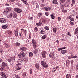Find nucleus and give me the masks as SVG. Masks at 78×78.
<instances>
[{"label":"nucleus","mask_w":78,"mask_h":78,"mask_svg":"<svg viewBox=\"0 0 78 78\" xmlns=\"http://www.w3.org/2000/svg\"><path fill=\"white\" fill-rule=\"evenodd\" d=\"M11 10V8L10 7H7L5 9L3 12L4 14L5 15V16H6L8 13L9 11H10Z\"/></svg>","instance_id":"nucleus-1"},{"label":"nucleus","mask_w":78,"mask_h":78,"mask_svg":"<svg viewBox=\"0 0 78 78\" xmlns=\"http://www.w3.org/2000/svg\"><path fill=\"white\" fill-rule=\"evenodd\" d=\"M41 64L43 67L47 69L48 67V66L46 64V62H44V61H42L41 62Z\"/></svg>","instance_id":"nucleus-2"},{"label":"nucleus","mask_w":78,"mask_h":78,"mask_svg":"<svg viewBox=\"0 0 78 78\" xmlns=\"http://www.w3.org/2000/svg\"><path fill=\"white\" fill-rule=\"evenodd\" d=\"M14 10L16 12H17V13H20V12L22 11V9H20L19 8H14Z\"/></svg>","instance_id":"nucleus-3"},{"label":"nucleus","mask_w":78,"mask_h":78,"mask_svg":"<svg viewBox=\"0 0 78 78\" xmlns=\"http://www.w3.org/2000/svg\"><path fill=\"white\" fill-rule=\"evenodd\" d=\"M49 57L53 60V59H55V55L54 52H52L50 53L49 54Z\"/></svg>","instance_id":"nucleus-4"},{"label":"nucleus","mask_w":78,"mask_h":78,"mask_svg":"<svg viewBox=\"0 0 78 78\" xmlns=\"http://www.w3.org/2000/svg\"><path fill=\"white\" fill-rule=\"evenodd\" d=\"M26 55L25 54V53L23 51H21L20 52L19 54L18 55V56L20 58L22 57H24Z\"/></svg>","instance_id":"nucleus-5"},{"label":"nucleus","mask_w":78,"mask_h":78,"mask_svg":"<svg viewBox=\"0 0 78 78\" xmlns=\"http://www.w3.org/2000/svg\"><path fill=\"white\" fill-rule=\"evenodd\" d=\"M0 22L1 23H6V20L4 18H0Z\"/></svg>","instance_id":"nucleus-6"},{"label":"nucleus","mask_w":78,"mask_h":78,"mask_svg":"<svg viewBox=\"0 0 78 78\" xmlns=\"http://www.w3.org/2000/svg\"><path fill=\"white\" fill-rule=\"evenodd\" d=\"M46 54V51H43L41 52L42 57L44 58H45L46 57L45 55Z\"/></svg>","instance_id":"nucleus-7"},{"label":"nucleus","mask_w":78,"mask_h":78,"mask_svg":"<svg viewBox=\"0 0 78 78\" xmlns=\"http://www.w3.org/2000/svg\"><path fill=\"white\" fill-rule=\"evenodd\" d=\"M36 25L38 27H41L42 25V21L41 20H39V23H36Z\"/></svg>","instance_id":"nucleus-8"},{"label":"nucleus","mask_w":78,"mask_h":78,"mask_svg":"<svg viewBox=\"0 0 78 78\" xmlns=\"http://www.w3.org/2000/svg\"><path fill=\"white\" fill-rule=\"evenodd\" d=\"M43 9H45L46 11H51V8L50 7H44L43 8Z\"/></svg>","instance_id":"nucleus-9"},{"label":"nucleus","mask_w":78,"mask_h":78,"mask_svg":"<svg viewBox=\"0 0 78 78\" xmlns=\"http://www.w3.org/2000/svg\"><path fill=\"white\" fill-rule=\"evenodd\" d=\"M67 50H64L61 51V52L62 54H65L66 53H67Z\"/></svg>","instance_id":"nucleus-10"},{"label":"nucleus","mask_w":78,"mask_h":78,"mask_svg":"<svg viewBox=\"0 0 78 78\" xmlns=\"http://www.w3.org/2000/svg\"><path fill=\"white\" fill-rule=\"evenodd\" d=\"M8 65V63H5V62H2V67H5L6 66H7Z\"/></svg>","instance_id":"nucleus-11"},{"label":"nucleus","mask_w":78,"mask_h":78,"mask_svg":"<svg viewBox=\"0 0 78 78\" xmlns=\"http://www.w3.org/2000/svg\"><path fill=\"white\" fill-rule=\"evenodd\" d=\"M20 37H26V35H25L22 34V32H21V33H20Z\"/></svg>","instance_id":"nucleus-12"},{"label":"nucleus","mask_w":78,"mask_h":78,"mask_svg":"<svg viewBox=\"0 0 78 78\" xmlns=\"http://www.w3.org/2000/svg\"><path fill=\"white\" fill-rule=\"evenodd\" d=\"M66 66L67 67H68L69 66V64H70V61H69V60H66Z\"/></svg>","instance_id":"nucleus-13"},{"label":"nucleus","mask_w":78,"mask_h":78,"mask_svg":"<svg viewBox=\"0 0 78 78\" xmlns=\"http://www.w3.org/2000/svg\"><path fill=\"white\" fill-rule=\"evenodd\" d=\"M21 50L22 51H26L27 49L25 47H22L20 48Z\"/></svg>","instance_id":"nucleus-14"},{"label":"nucleus","mask_w":78,"mask_h":78,"mask_svg":"<svg viewBox=\"0 0 78 78\" xmlns=\"http://www.w3.org/2000/svg\"><path fill=\"white\" fill-rule=\"evenodd\" d=\"M57 31H58V29H57V28H56L55 27L53 28V31L54 33H56Z\"/></svg>","instance_id":"nucleus-15"},{"label":"nucleus","mask_w":78,"mask_h":78,"mask_svg":"<svg viewBox=\"0 0 78 78\" xmlns=\"http://www.w3.org/2000/svg\"><path fill=\"white\" fill-rule=\"evenodd\" d=\"M2 27L3 29L5 30V29H6V28H8V26L5 25H3L2 26Z\"/></svg>","instance_id":"nucleus-16"},{"label":"nucleus","mask_w":78,"mask_h":78,"mask_svg":"<svg viewBox=\"0 0 78 78\" xmlns=\"http://www.w3.org/2000/svg\"><path fill=\"white\" fill-rule=\"evenodd\" d=\"M45 31L44 29H42L41 30V31L40 32V33H41V34H45Z\"/></svg>","instance_id":"nucleus-17"},{"label":"nucleus","mask_w":78,"mask_h":78,"mask_svg":"<svg viewBox=\"0 0 78 78\" xmlns=\"http://www.w3.org/2000/svg\"><path fill=\"white\" fill-rule=\"evenodd\" d=\"M46 37H47V34L44 35L41 37V40H44V39H45Z\"/></svg>","instance_id":"nucleus-18"},{"label":"nucleus","mask_w":78,"mask_h":78,"mask_svg":"<svg viewBox=\"0 0 78 78\" xmlns=\"http://www.w3.org/2000/svg\"><path fill=\"white\" fill-rule=\"evenodd\" d=\"M15 69H16V70H20L21 69V67L16 66Z\"/></svg>","instance_id":"nucleus-19"},{"label":"nucleus","mask_w":78,"mask_h":78,"mask_svg":"<svg viewBox=\"0 0 78 78\" xmlns=\"http://www.w3.org/2000/svg\"><path fill=\"white\" fill-rule=\"evenodd\" d=\"M66 78H71V76L69 74H67L66 76Z\"/></svg>","instance_id":"nucleus-20"},{"label":"nucleus","mask_w":78,"mask_h":78,"mask_svg":"<svg viewBox=\"0 0 78 78\" xmlns=\"http://www.w3.org/2000/svg\"><path fill=\"white\" fill-rule=\"evenodd\" d=\"M53 4H58V3L57 2L56 0H53L52 1Z\"/></svg>","instance_id":"nucleus-21"},{"label":"nucleus","mask_w":78,"mask_h":78,"mask_svg":"<svg viewBox=\"0 0 78 78\" xmlns=\"http://www.w3.org/2000/svg\"><path fill=\"white\" fill-rule=\"evenodd\" d=\"M78 33V28H76V29L75 30V31L74 33V34H76Z\"/></svg>","instance_id":"nucleus-22"},{"label":"nucleus","mask_w":78,"mask_h":78,"mask_svg":"<svg viewBox=\"0 0 78 78\" xmlns=\"http://www.w3.org/2000/svg\"><path fill=\"white\" fill-rule=\"evenodd\" d=\"M7 61H8L9 62H11L12 61V58L11 57L9 58L8 59H7Z\"/></svg>","instance_id":"nucleus-23"},{"label":"nucleus","mask_w":78,"mask_h":78,"mask_svg":"<svg viewBox=\"0 0 78 78\" xmlns=\"http://www.w3.org/2000/svg\"><path fill=\"white\" fill-rule=\"evenodd\" d=\"M29 56L30 57H33V53L31 52H30L29 54Z\"/></svg>","instance_id":"nucleus-24"},{"label":"nucleus","mask_w":78,"mask_h":78,"mask_svg":"<svg viewBox=\"0 0 78 78\" xmlns=\"http://www.w3.org/2000/svg\"><path fill=\"white\" fill-rule=\"evenodd\" d=\"M50 16L52 19L53 20L54 19H55V15H54L53 14H51V15H50Z\"/></svg>","instance_id":"nucleus-25"},{"label":"nucleus","mask_w":78,"mask_h":78,"mask_svg":"<svg viewBox=\"0 0 78 78\" xmlns=\"http://www.w3.org/2000/svg\"><path fill=\"white\" fill-rule=\"evenodd\" d=\"M32 42L33 44H36V41L34 40V39H32Z\"/></svg>","instance_id":"nucleus-26"},{"label":"nucleus","mask_w":78,"mask_h":78,"mask_svg":"<svg viewBox=\"0 0 78 78\" xmlns=\"http://www.w3.org/2000/svg\"><path fill=\"white\" fill-rule=\"evenodd\" d=\"M17 17V14L16 13H14L13 14V18H14V19H16Z\"/></svg>","instance_id":"nucleus-27"},{"label":"nucleus","mask_w":78,"mask_h":78,"mask_svg":"<svg viewBox=\"0 0 78 78\" xmlns=\"http://www.w3.org/2000/svg\"><path fill=\"white\" fill-rule=\"evenodd\" d=\"M5 67L2 66L0 68V70L1 71H3L5 70Z\"/></svg>","instance_id":"nucleus-28"},{"label":"nucleus","mask_w":78,"mask_h":78,"mask_svg":"<svg viewBox=\"0 0 78 78\" xmlns=\"http://www.w3.org/2000/svg\"><path fill=\"white\" fill-rule=\"evenodd\" d=\"M12 17V13H11L9 14V15L8 16V17L9 18V17H10L11 18Z\"/></svg>","instance_id":"nucleus-29"},{"label":"nucleus","mask_w":78,"mask_h":78,"mask_svg":"<svg viewBox=\"0 0 78 78\" xmlns=\"http://www.w3.org/2000/svg\"><path fill=\"white\" fill-rule=\"evenodd\" d=\"M24 31V33H23V35H24V36H26V34H27V30H23Z\"/></svg>","instance_id":"nucleus-30"},{"label":"nucleus","mask_w":78,"mask_h":78,"mask_svg":"<svg viewBox=\"0 0 78 78\" xmlns=\"http://www.w3.org/2000/svg\"><path fill=\"white\" fill-rule=\"evenodd\" d=\"M15 36H16V37L18 36V32L17 31H16L15 32Z\"/></svg>","instance_id":"nucleus-31"},{"label":"nucleus","mask_w":78,"mask_h":78,"mask_svg":"<svg viewBox=\"0 0 78 78\" xmlns=\"http://www.w3.org/2000/svg\"><path fill=\"white\" fill-rule=\"evenodd\" d=\"M16 46L17 47H19L20 45V43L18 42H16Z\"/></svg>","instance_id":"nucleus-32"},{"label":"nucleus","mask_w":78,"mask_h":78,"mask_svg":"<svg viewBox=\"0 0 78 78\" xmlns=\"http://www.w3.org/2000/svg\"><path fill=\"white\" fill-rule=\"evenodd\" d=\"M16 4L17 5H18V6H20V7H21V6H22V5H21V4H20V3L18 2L16 3Z\"/></svg>","instance_id":"nucleus-33"},{"label":"nucleus","mask_w":78,"mask_h":78,"mask_svg":"<svg viewBox=\"0 0 78 78\" xmlns=\"http://www.w3.org/2000/svg\"><path fill=\"white\" fill-rule=\"evenodd\" d=\"M44 28H45V30H49V27L48 26H45V27H44Z\"/></svg>","instance_id":"nucleus-34"},{"label":"nucleus","mask_w":78,"mask_h":78,"mask_svg":"<svg viewBox=\"0 0 78 78\" xmlns=\"http://www.w3.org/2000/svg\"><path fill=\"white\" fill-rule=\"evenodd\" d=\"M57 69L56 68H54L52 69V72L53 73L55 72H56V71Z\"/></svg>","instance_id":"nucleus-35"},{"label":"nucleus","mask_w":78,"mask_h":78,"mask_svg":"<svg viewBox=\"0 0 78 78\" xmlns=\"http://www.w3.org/2000/svg\"><path fill=\"white\" fill-rule=\"evenodd\" d=\"M16 66L18 67H21V63H17L16 64Z\"/></svg>","instance_id":"nucleus-36"},{"label":"nucleus","mask_w":78,"mask_h":78,"mask_svg":"<svg viewBox=\"0 0 78 78\" xmlns=\"http://www.w3.org/2000/svg\"><path fill=\"white\" fill-rule=\"evenodd\" d=\"M38 51V50H37V49H35L34 51V54H36V53H37Z\"/></svg>","instance_id":"nucleus-37"},{"label":"nucleus","mask_w":78,"mask_h":78,"mask_svg":"<svg viewBox=\"0 0 78 78\" xmlns=\"http://www.w3.org/2000/svg\"><path fill=\"white\" fill-rule=\"evenodd\" d=\"M66 2V0H60V3H64Z\"/></svg>","instance_id":"nucleus-38"},{"label":"nucleus","mask_w":78,"mask_h":78,"mask_svg":"<svg viewBox=\"0 0 78 78\" xmlns=\"http://www.w3.org/2000/svg\"><path fill=\"white\" fill-rule=\"evenodd\" d=\"M28 20H33V17H30V16H29L28 18Z\"/></svg>","instance_id":"nucleus-39"},{"label":"nucleus","mask_w":78,"mask_h":78,"mask_svg":"<svg viewBox=\"0 0 78 78\" xmlns=\"http://www.w3.org/2000/svg\"><path fill=\"white\" fill-rule=\"evenodd\" d=\"M74 61L73 60H70V62L71 65H73V62Z\"/></svg>","instance_id":"nucleus-40"},{"label":"nucleus","mask_w":78,"mask_h":78,"mask_svg":"<svg viewBox=\"0 0 78 78\" xmlns=\"http://www.w3.org/2000/svg\"><path fill=\"white\" fill-rule=\"evenodd\" d=\"M69 23L72 25H74V24H75V23H74V22H72L71 21Z\"/></svg>","instance_id":"nucleus-41"},{"label":"nucleus","mask_w":78,"mask_h":78,"mask_svg":"<svg viewBox=\"0 0 78 78\" xmlns=\"http://www.w3.org/2000/svg\"><path fill=\"white\" fill-rule=\"evenodd\" d=\"M38 15L39 17H41V16H42V13H38Z\"/></svg>","instance_id":"nucleus-42"},{"label":"nucleus","mask_w":78,"mask_h":78,"mask_svg":"<svg viewBox=\"0 0 78 78\" xmlns=\"http://www.w3.org/2000/svg\"><path fill=\"white\" fill-rule=\"evenodd\" d=\"M45 15L46 16H48L49 15V13L48 12H46Z\"/></svg>","instance_id":"nucleus-43"},{"label":"nucleus","mask_w":78,"mask_h":78,"mask_svg":"<svg viewBox=\"0 0 78 78\" xmlns=\"http://www.w3.org/2000/svg\"><path fill=\"white\" fill-rule=\"evenodd\" d=\"M55 67L57 70H59V66H58Z\"/></svg>","instance_id":"nucleus-44"},{"label":"nucleus","mask_w":78,"mask_h":78,"mask_svg":"<svg viewBox=\"0 0 78 78\" xmlns=\"http://www.w3.org/2000/svg\"><path fill=\"white\" fill-rule=\"evenodd\" d=\"M34 30L36 31H38V28H37V27H35L34 28Z\"/></svg>","instance_id":"nucleus-45"},{"label":"nucleus","mask_w":78,"mask_h":78,"mask_svg":"<svg viewBox=\"0 0 78 78\" xmlns=\"http://www.w3.org/2000/svg\"><path fill=\"white\" fill-rule=\"evenodd\" d=\"M33 47H34V48L35 49L37 47L36 45L35 44H33Z\"/></svg>","instance_id":"nucleus-46"},{"label":"nucleus","mask_w":78,"mask_h":78,"mask_svg":"<svg viewBox=\"0 0 78 78\" xmlns=\"http://www.w3.org/2000/svg\"><path fill=\"white\" fill-rule=\"evenodd\" d=\"M64 5H63L61 6V8L62 9H63L64 8Z\"/></svg>","instance_id":"nucleus-47"},{"label":"nucleus","mask_w":78,"mask_h":78,"mask_svg":"<svg viewBox=\"0 0 78 78\" xmlns=\"http://www.w3.org/2000/svg\"><path fill=\"white\" fill-rule=\"evenodd\" d=\"M40 6H41V7H42V8H43V7H44L45 6V4H42L40 5Z\"/></svg>","instance_id":"nucleus-48"},{"label":"nucleus","mask_w":78,"mask_h":78,"mask_svg":"<svg viewBox=\"0 0 78 78\" xmlns=\"http://www.w3.org/2000/svg\"><path fill=\"white\" fill-rule=\"evenodd\" d=\"M15 77L16 78H20V76L18 75H15Z\"/></svg>","instance_id":"nucleus-49"},{"label":"nucleus","mask_w":78,"mask_h":78,"mask_svg":"<svg viewBox=\"0 0 78 78\" xmlns=\"http://www.w3.org/2000/svg\"><path fill=\"white\" fill-rule=\"evenodd\" d=\"M0 52H1V53L2 54L3 53V51L2 48H0Z\"/></svg>","instance_id":"nucleus-50"},{"label":"nucleus","mask_w":78,"mask_h":78,"mask_svg":"<svg viewBox=\"0 0 78 78\" xmlns=\"http://www.w3.org/2000/svg\"><path fill=\"white\" fill-rule=\"evenodd\" d=\"M72 3L75 4V0H72Z\"/></svg>","instance_id":"nucleus-51"},{"label":"nucleus","mask_w":78,"mask_h":78,"mask_svg":"<svg viewBox=\"0 0 78 78\" xmlns=\"http://www.w3.org/2000/svg\"><path fill=\"white\" fill-rule=\"evenodd\" d=\"M36 8H39V5L37 4V3H36Z\"/></svg>","instance_id":"nucleus-52"},{"label":"nucleus","mask_w":78,"mask_h":78,"mask_svg":"<svg viewBox=\"0 0 78 78\" xmlns=\"http://www.w3.org/2000/svg\"><path fill=\"white\" fill-rule=\"evenodd\" d=\"M12 58V60H15V56H14L13 57H11Z\"/></svg>","instance_id":"nucleus-53"},{"label":"nucleus","mask_w":78,"mask_h":78,"mask_svg":"<svg viewBox=\"0 0 78 78\" xmlns=\"http://www.w3.org/2000/svg\"><path fill=\"white\" fill-rule=\"evenodd\" d=\"M67 58L68 59H72V58L70 56H68Z\"/></svg>","instance_id":"nucleus-54"},{"label":"nucleus","mask_w":78,"mask_h":78,"mask_svg":"<svg viewBox=\"0 0 78 78\" xmlns=\"http://www.w3.org/2000/svg\"><path fill=\"white\" fill-rule=\"evenodd\" d=\"M67 35L68 36H71V34H70V32H68L67 33Z\"/></svg>","instance_id":"nucleus-55"},{"label":"nucleus","mask_w":78,"mask_h":78,"mask_svg":"<svg viewBox=\"0 0 78 78\" xmlns=\"http://www.w3.org/2000/svg\"><path fill=\"white\" fill-rule=\"evenodd\" d=\"M5 47L6 48H7V47H8V44H5Z\"/></svg>","instance_id":"nucleus-56"},{"label":"nucleus","mask_w":78,"mask_h":78,"mask_svg":"<svg viewBox=\"0 0 78 78\" xmlns=\"http://www.w3.org/2000/svg\"><path fill=\"white\" fill-rule=\"evenodd\" d=\"M62 48H58V51H60L61 50V51H62Z\"/></svg>","instance_id":"nucleus-57"},{"label":"nucleus","mask_w":78,"mask_h":78,"mask_svg":"<svg viewBox=\"0 0 78 78\" xmlns=\"http://www.w3.org/2000/svg\"><path fill=\"white\" fill-rule=\"evenodd\" d=\"M58 21H59L60 20H61V17H58Z\"/></svg>","instance_id":"nucleus-58"},{"label":"nucleus","mask_w":78,"mask_h":78,"mask_svg":"<svg viewBox=\"0 0 78 78\" xmlns=\"http://www.w3.org/2000/svg\"><path fill=\"white\" fill-rule=\"evenodd\" d=\"M70 20H71V21H74V20H75L73 18H71L70 19Z\"/></svg>","instance_id":"nucleus-59"},{"label":"nucleus","mask_w":78,"mask_h":78,"mask_svg":"<svg viewBox=\"0 0 78 78\" xmlns=\"http://www.w3.org/2000/svg\"><path fill=\"white\" fill-rule=\"evenodd\" d=\"M30 74H32V69H30Z\"/></svg>","instance_id":"nucleus-60"},{"label":"nucleus","mask_w":78,"mask_h":78,"mask_svg":"<svg viewBox=\"0 0 78 78\" xmlns=\"http://www.w3.org/2000/svg\"><path fill=\"white\" fill-rule=\"evenodd\" d=\"M66 47L62 48V50H64V49H66Z\"/></svg>","instance_id":"nucleus-61"},{"label":"nucleus","mask_w":78,"mask_h":78,"mask_svg":"<svg viewBox=\"0 0 78 78\" xmlns=\"http://www.w3.org/2000/svg\"><path fill=\"white\" fill-rule=\"evenodd\" d=\"M77 58V55L74 56L73 57V58Z\"/></svg>","instance_id":"nucleus-62"},{"label":"nucleus","mask_w":78,"mask_h":78,"mask_svg":"<svg viewBox=\"0 0 78 78\" xmlns=\"http://www.w3.org/2000/svg\"><path fill=\"white\" fill-rule=\"evenodd\" d=\"M24 62H25V63H27V60L26 59H25L24 60Z\"/></svg>","instance_id":"nucleus-63"},{"label":"nucleus","mask_w":78,"mask_h":78,"mask_svg":"<svg viewBox=\"0 0 78 78\" xmlns=\"http://www.w3.org/2000/svg\"><path fill=\"white\" fill-rule=\"evenodd\" d=\"M76 78H78V74L76 76Z\"/></svg>","instance_id":"nucleus-64"}]
</instances>
